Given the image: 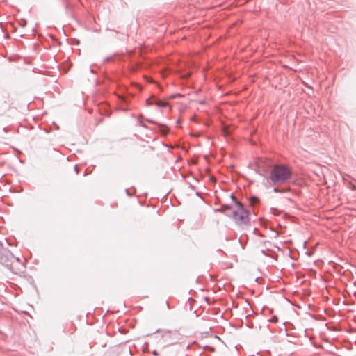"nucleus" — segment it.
Segmentation results:
<instances>
[{"instance_id": "f257e3e1", "label": "nucleus", "mask_w": 356, "mask_h": 356, "mask_svg": "<svg viewBox=\"0 0 356 356\" xmlns=\"http://www.w3.org/2000/svg\"><path fill=\"white\" fill-rule=\"evenodd\" d=\"M230 197L235 202L236 209L232 211L230 213H227V216L232 218L236 224L241 227L248 226L250 219L248 211L245 209L243 204L235 198L233 194H232Z\"/></svg>"}, {"instance_id": "f03ea898", "label": "nucleus", "mask_w": 356, "mask_h": 356, "mask_svg": "<svg viewBox=\"0 0 356 356\" xmlns=\"http://www.w3.org/2000/svg\"><path fill=\"white\" fill-rule=\"evenodd\" d=\"M291 170L285 165H275L270 173V179L273 185L284 184L291 177Z\"/></svg>"}, {"instance_id": "7ed1b4c3", "label": "nucleus", "mask_w": 356, "mask_h": 356, "mask_svg": "<svg viewBox=\"0 0 356 356\" xmlns=\"http://www.w3.org/2000/svg\"><path fill=\"white\" fill-rule=\"evenodd\" d=\"M15 257L7 249L2 248L0 250V264L8 269H11V266L14 263Z\"/></svg>"}, {"instance_id": "20e7f679", "label": "nucleus", "mask_w": 356, "mask_h": 356, "mask_svg": "<svg viewBox=\"0 0 356 356\" xmlns=\"http://www.w3.org/2000/svg\"><path fill=\"white\" fill-rule=\"evenodd\" d=\"M146 104L147 106L155 104L159 108H165L168 106V104L167 102L156 99L154 96L146 99Z\"/></svg>"}, {"instance_id": "39448f33", "label": "nucleus", "mask_w": 356, "mask_h": 356, "mask_svg": "<svg viewBox=\"0 0 356 356\" xmlns=\"http://www.w3.org/2000/svg\"><path fill=\"white\" fill-rule=\"evenodd\" d=\"M121 351L123 354H124L127 356L132 355L131 348L126 345H124L121 347Z\"/></svg>"}, {"instance_id": "423d86ee", "label": "nucleus", "mask_w": 356, "mask_h": 356, "mask_svg": "<svg viewBox=\"0 0 356 356\" xmlns=\"http://www.w3.org/2000/svg\"><path fill=\"white\" fill-rule=\"evenodd\" d=\"M222 207H224V213L227 216V213H230L229 212H228V211H230L232 210V207L229 205H227V204H224L222 206Z\"/></svg>"}, {"instance_id": "0eeeda50", "label": "nucleus", "mask_w": 356, "mask_h": 356, "mask_svg": "<svg viewBox=\"0 0 356 356\" xmlns=\"http://www.w3.org/2000/svg\"><path fill=\"white\" fill-rule=\"evenodd\" d=\"M168 128L165 126H162V128L161 129V132L164 134V135H166L168 133Z\"/></svg>"}, {"instance_id": "6e6552de", "label": "nucleus", "mask_w": 356, "mask_h": 356, "mask_svg": "<svg viewBox=\"0 0 356 356\" xmlns=\"http://www.w3.org/2000/svg\"><path fill=\"white\" fill-rule=\"evenodd\" d=\"M63 5H64L65 9L68 10L70 8V5L68 3V1L67 0H63Z\"/></svg>"}, {"instance_id": "1a4fd4ad", "label": "nucleus", "mask_w": 356, "mask_h": 356, "mask_svg": "<svg viewBox=\"0 0 356 356\" xmlns=\"http://www.w3.org/2000/svg\"><path fill=\"white\" fill-rule=\"evenodd\" d=\"M259 201V199L258 197H257L256 196H254L252 197L251 199H250V202L251 204H254L256 202H257Z\"/></svg>"}, {"instance_id": "9d476101", "label": "nucleus", "mask_w": 356, "mask_h": 356, "mask_svg": "<svg viewBox=\"0 0 356 356\" xmlns=\"http://www.w3.org/2000/svg\"><path fill=\"white\" fill-rule=\"evenodd\" d=\"M278 321V318L277 316H273L270 320H269L270 322L272 323H277Z\"/></svg>"}, {"instance_id": "9b49d317", "label": "nucleus", "mask_w": 356, "mask_h": 356, "mask_svg": "<svg viewBox=\"0 0 356 356\" xmlns=\"http://www.w3.org/2000/svg\"><path fill=\"white\" fill-rule=\"evenodd\" d=\"M216 211L221 212V213H224V212H225V211H224V207H221L220 208L217 209L216 210Z\"/></svg>"}, {"instance_id": "f8f14e48", "label": "nucleus", "mask_w": 356, "mask_h": 356, "mask_svg": "<svg viewBox=\"0 0 356 356\" xmlns=\"http://www.w3.org/2000/svg\"><path fill=\"white\" fill-rule=\"evenodd\" d=\"M206 348H208V349H209V350H211V351H213V350H214V348H213V347H210V346H205V347H204V349H206Z\"/></svg>"}, {"instance_id": "ddd939ff", "label": "nucleus", "mask_w": 356, "mask_h": 356, "mask_svg": "<svg viewBox=\"0 0 356 356\" xmlns=\"http://www.w3.org/2000/svg\"><path fill=\"white\" fill-rule=\"evenodd\" d=\"M273 191H274V192H275V193H280V192H281V191H280V190H279V189H278V188H274Z\"/></svg>"}, {"instance_id": "4468645a", "label": "nucleus", "mask_w": 356, "mask_h": 356, "mask_svg": "<svg viewBox=\"0 0 356 356\" xmlns=\"http://www.w3.org/2000/svg\"><path fill=\"white\" fill-rule=\"evenodd\" d=\"M15 261L20 263V259L19 257H15L14 262Z\"/></svg>"}, {"instance_id": "2eb2a0df", "label": "nucleus", "mask_w": 356, "mask_h": 356, "mask_svg": "<svg viewBox=\"0 0 356 356\" xmlns=\"http://www.w3.org/2000/svg\"><path fill=\"white\" fill-rule=\"evenodd\" d=\"M152 353H153V355H155V356H159V353H158V352H157L156 350H154V351L152 352Z\"/></svg>"}, {"instance_id": "dca6fc26", "label": "nucleus", "mask_w": 356, "mask_h": 356, "mask_svg": "<svg viewBox=\"0 0 356 356\" xmlns=\"http://www.w3.org/2000/svg\"><path fill=\"white\" fill-rule=\"evenodd\" d=\"M111 60V57H107L104 59V62H108Z\"/></svg>"}, {"instance_id": "f3484780", "label": "nucleus", "mask_w": 356, "mask_h": 356, "mask_svg": "<svg viewBox=\"0 0 356 356\" xmlns=\"http://www.w3.org/2000/svg\"><path fill=\"white\" fill-rule=\"evenodd\" d=\"M147 121L151 124H155V122L154 120H147Z\"/></svg>"}, {"instance_id": "a211bd4d", "label": "nucleus", "mask_w": 356, "mask_h": 356, "mask_svg": "<svg viewBox=\"0 0 356 356\" xmlns=\"http://www.w3.org/2000/svg\"><path fill=\"white\" fill-rule=\"evenodd\" d=\"M125 191H126V193H127V195L128 196H131V195H130L129 191V190H128V189H126V190H125Z\"/></svg>"}, {"instance_id": "6ab92c4d", "label": "nucleus", "mask_w": 356, "mask_h": 356, "mask_svg": "<svg viewBox=\"0 0 356 356\" xmlns=\"http://www.w3.org/2000/svg\"><path fill=\"white\" fill-rule=\"evenodd\" d=\"M3 248L2 243L0 241V250Z\"/></svg>"}, {"instance_id": "aec40b11", "label": "nucleus", "mask_w": 356, "mask_h": 356, "mask_svg": "<svg viewBox=\"0 0 356 356\" xmlns=\"http://www.w3.org/2000/svg\"><path fill=\"white\" fill-rule=\"evenodd\" d=\"M74 170H76V173H78V172H78V170H77V165H75V166H74Z\"/></svg>"}, {"instance_id": "412c9836", "label": "nucleus", "mask_w": 356, "mask_h": 356, "mask_svg": "<svg viewBox=\"0 0 356 356\" xmlns=\"http://www.w3.org/2000/svg\"><path fill=\"white\" fill-rule=\"evenodd\" d=\"M90 71L91 73H95V72H94V70L92 69H90Z\"/></svg>"}]
</instances>
